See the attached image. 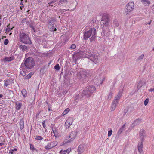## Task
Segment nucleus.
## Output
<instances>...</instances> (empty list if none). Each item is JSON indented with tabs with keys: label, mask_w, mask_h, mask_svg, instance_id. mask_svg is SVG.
Listing matches in <instances>:
<instances>
[{
	"label": "nucleus",
	"mask_w": 154,
	"mask_h": 154,
	"mask_svg": "<svg viewBox=\"0 0 154 154\" xmlns=\"http://www.w3.org/2000/svg\"><path fill=\"white\" fill-rule=\"evenodd\" d=\"M19 39L20 42L25 44H31L32 41L29 36L24 32L19 33Z\"/></svg>",
	"instance_id": "nucleus-1"
},
{
	"label": "nucleus",
	"mask_w": 154,
	"mask_h": 154,
	"mask_svg": "<svg viewBox=\"0 0 154 154\" xmlns=\"http://www.w3.org/2000/svg\"><path fill=\"white\" fill-rule=\"evenodd\" d=\"M92 32V36L90 38L91 42L94 40L96 38V29L95 28H91L89 31L85 32L84 34V38L85 40H87L91 35Z\"/></svg>",
	"instance_id": "nucleus-2"
},
{
	"label": "nucleus",
	"mask_w": 154,
	"mask_h": 154,
	"mask_svg": "<svg viewBox=\"0 0 154 154\" xmlns=\"http://www.w3.org/2000/svg\"><path fill=\"white\" fill-rule=\"evenodd\" d=\"M96 91L95 87L93 85L87 86L85 88L83 91V93L88 97H90L91 94L94 93Z\"/></svg>",
	"instance_id": "nucleus-3"
},
{
	"label": "nucleus",
	"mask_w": 154,
	"mask_h": 154,
	"mask_svg": "<svg viewBox=\"0 0 154 154\" xmlns=\"http://www.w3.org/2000/svg\"><path fill=\"white\" fill-rule=\"evenodd\" d=\"M134 7V2H130L127 4L125 9V14L127 15L129 13L132 11Z\"/></svg>",
	"instance_id": "nucleus-4"
},
{
	"label": "nucleus",
	"mask_w": 154,
	"mask_h": 154,
	"mask_svg": "<svg viewBox=\"0 0 154 154\" xmlns=\"http://www.w3.org/2000/svg\"><path fill=\"white\" fill-rule=\"evenodd\" d=\"M88 74L86 70L81 69L79 72L77 74V77L78 79L83 80L86 78Z\"/></svg>",
	"instance_id": "nucleus-5"
},
{
	"label": "nucleus",
	"mask_w": 154,
	"mask_h": 154,
	"mask_svg": "<svg viewBox=\"0 0 154 154\" xmlns=\"http://www.w3.org/2000/svg\"><path fill=\"white\" fill-rule=\"evenodd\" d=\"M110 22V20L109 18L108 15L107 14H104L103 15L102 20L100 22L101 25L106 26L109 24V22Z\"/></svg>",
	"instance_id": "nucleus-6"
},
{
	"label": "nucleus",
	"mask_w": 154,
	"mask_h": 154,
	"mask_svg": "<svg viewBox=\"0 0 154 154\" xmlns=\"http://www.w3.org/2000/svg\"><path fill=\"white\" fill-rule=\"evenodd\" d=\"M31 59V58L28 57L24 61V64L27 68H31L34 66V62L32 60H30Z\"/></svg>",
	"instance_id": "nucleus-7"
},
{
	"label": "nucleus",
	"mask_w": 154,
	"mask_h": 154,
	"mask_svg": "<svg viewBox=\"0 0 154 154\" xmlns=\"http://www.w3.org/2000/svg\"><path fill=\"white\" fill-rule=\"evenodd\" d=\"M77 132L76 131H73L71 132L69 135V137L70 138L69 140H68L65 142V143H69L70 142L72 141L76 137Z\"/></svg>",
	"instance_id": "nucleus-8"
},
{
	"label": "nucleus",
	"mask_w": 154,
	"mask_h": 154,
	"mask_svg": "<svg viewBox=\"0 0 154 154\" xmlns=\"http://www.w3.org/2000/svg\"><path fill=\"white\" fill-rule=\"evenodd\" d=\"M73 121V119L72 118H69L67 120L65 124V126L66 129L69 128L72 124Z\"/></svg>",
	"instance_id": "nucleus-9"
},
{
	"label": "nucleus",
	"mask_w": 154,
	"mask_h": 154,
	"mask_svg": "<svg viewBox=\"0 0 154 154\" xmlns=\"http://www.w3.org/2000/svg\"><path fill=\"white\" fill-rule=\"evenodd\" d=\"M57 144V141L52 142L48 143V144L45 146V148L46 150H48L55 146Z\"/></svg>",
	"instance_id": "nucleus-10"
},
{
	"label": "nucleus",
	"mask_w": 154,
	"mask_h": 154,
	"mask_svg": "<svg viewBox=\"0 0 154 154\" xmlns=\"http://www.w3.org/2000/svg\"><path fill=\"white\" fill-rule=\"evenodd\" d=\"M48 26L50 31H57V29L54 27L53 22H49Z\"/></svg>",
	"instance_id": "nucleus-11"
},
{
	"label": "nucleus",
	"mask_w": 154,
	"mask_h": 154,
	"mask_svg": "<svg viewBox=\"0 0 154 154\" xmlns=\"http://www.w3.org/2000/svg\"><path fill=\"white\" fill-rule=\"evenodd\" d=\"M118 101H117L116 100H114L112 103L111 107V110L112 111H114L115 110L116 106L118 104Z\"/></svg>",
	"instance_id": "nucleus-12"
},
{
	"label": "nucleus",
	"mask_w": 154,
	"mask_h": 154,
	"mask_svg": "<svg viewBox=\"0 0 154 154\" xmlns=\"http://www.w3.org/2000/svg\"><path fill=\"white\" fill-rule=\"evenodd\" d=\"M85 146L84 145H80L78 147V152L79 154H81L84 150Z\"/></svg>",
	"instance_id": "nucleus-13"
},
{
	"label": "nucleus",
	"mask_w": 154,
	"mask_h": 154,
	"mask_svg": "<svg viewBox=\"0 0 154 154\" xmlns=\"http://www.w3.org/2000/svg\"><path fill=\"white\" fill-rule=\"evenodd\" d=\"M143 141L140 143L138 144V149L139 153L142 154L143 152Z\"/></svg>",
	"instance_id": "nucleus-14"
},
{
	"label": "nucleus",
	"mask_w": 154,
	"mask_h": 154,
	"mask_svg": "<svg viewBox=\"0 0 154 154\" xmlns=\"http://www.w3.org/2000/svg\"><path fill=\"white\" fill-rule=\"evenodd\" d=\"M90 60L92 61L95 64H97L98 62V60L97 57L94 55H92L91 57Z\"/></svg>",
	"instance_id": "nucleus-15"
},
{
	"label": "nucleus",
	"mask_w": 154,
	"mask_h": 154,
	"mask_svg": "<svg viewBox=\"0 0 154 154\" xmlns=\"http://www.w3.org/2000/svg\"><path fill=\"white\" fill-rule=\"evenodd\" d=\"M145 130L143 129L140 130L139 135L141 137H142V141H143V138L145 136Z\"/></svg>",
	"instance_id": "nucleus-16"
},
{
	"label": "nucleus",
	"mask_w": 154,
	"mask_h": 154,
	"mask_svg": "<svg viewBox=\"0 0 154 154\" xmlns=\"http://www.w3.org/2000/svg\"><path fill=\"white\" fill-rule=\"evenodd\" d=\"M71 151V149L70 148H68L67 150H61L60 152V154H69Z\"/></svg>",
	"instance_id": "nucleus-17"
},
{
	"label": "nucleus",
	"mask_w": 154,
	"mask_h": 154,
	"mask_svg": "<svg viewBox=\"0 0 154 154\" xmlns=\"http://www.w3.org/2000/svg\"><path fill=\"white\" fill-rule=\"evenodd\" d=\"M122 94V91L120 90L118 92V94L116 97H115V100L118 101L121 98Z\"/></svg>",
	"instance_id": "nucleus-18"
},
{
	"label": "nucleus",
	"mask_w": 154,
	"mask_h": 154,
	"mask_svg": "<svg viewBox=\"0 0 154 154\" xmlns=\"http://www.w3.org/2000/svg\"><path fill=\"white\" fill-rule=\"evenodd\" d=\"M20 129H23L24 128V121L23 118L20 119Z\"/></svg>",
	"instance_id": "nucleus-19"
},
{
	"label": "nucleus",
	"mask_w": 154,
	"mask_h": 154,
	"mask_svg": "<svg viewBox=\"0 0 154 154\" xmlns=\"http://www.w3.org/2000/svg\"><path fill=\"white\" fill-rule=\"evenodd\" d=\"M141 2L145 6H149L150 2L149 0H141Z\"/></svg>",
	"instance_id": "nucleus-20"
},
{
	"label": "nucleus",
	"mask_w": 154,
	"mask_h": 154,
	"mask_svg": "<svg viewBox=\"0 0 154 154\" xmlns=\"http://www.w3.org/2000/svg\"><path fill=\"white\" fill-rule=\"evenodd\" d=\"M22 106V104L21 103L19 102H17L16 103V108L17 110H19L20 109L21 106Z\"/></svg>",
	"instance_id": "nucleus-21"
},
{
	"label": "nucleus",
	"mask_w": 154,
	"mask_h": 154,
	"mask_svg": "<svg viewBox=\"0 0 154 154\" xmlns=\"http://www.w3.org/2000/svg\"><path fill=\"white\" fill-rule=\"evenodd\" d=\"M19 48L20 49H22L23 51H24L27 49V47L24 45H21L19 46Z\"/></svg>",
	"instance_id": "nucleus-22"
},
{
	"label": "nucleus",
	"mask_w": 154,
	"mask_h": 154,
	"mask_svg": "<svg viewBox=\"0 0 154 154\" xmlns=\"http://www.w3.org/2000/svg\"><path fill=\"white\" fill-rule=\"evenodd\" d=\"M5 87H7L8 86L10 85L11 83V81L9 80H4Z\"/></svg>",
	"instance_id": "nucleus-23"
},
{
	"label": "nucleus",
	"mask_w": 154,
	"mask_h": 154,
	"mask_svg": "<svg viewBox=\"0 0 154 154\" xmlns=\"http://www.w3.org/2000/svg\"><path fill=\"white\" fill-rule=\"evenodd\" d=\"M21 93L24 97L27 95V91L25 89H23L21 91Z\"/></svg>",
	"instance_id": "nucleus-24"
},
{
	"label": "nucleus",
	"mask_w": 154,
	"mask_h": 154,
	"mask_svg": "<svg viewBox=\"0 0 154 154\" xmlns=\"http://www.w3.org/2000/svg\"><path fill=\"white\" fill-rule=\"evenodd\" d=\"M30 150H32V151H37V149L34 147L33 145L32 144H30Z\"/></svg>",
	"instance_id": "nucleus-25"
},
{
	"label": "nucleus",
	"mask_w": 154,
	"mask_h": 154,
	"mask_svg": "<svg viewBox=\"0 0 154 154\" xmlns=\"http://www.w3.org/2000/svg\"><path fill=\"white\" fill-rule=\"evenodd\" d=\"M53 132L55 137H57L58 135V131L56 128L53 129Z\"/></svg>",
	"instance_id": "nucleus-26"
},
{
	"label": "nucleus",
	"mask_w": 154,
	"mask_h": 154,
	"mask_svg": "<svg viewBox=\"0 0 154 154\" xmlns=\"http://www.w3.org/2000/svg\"><path fill=\"white\" fill-rule=\"evenodd\" d=\"M9 25L10 24H9V25L7 26V28L5 30V33H8L13 29V27H12L11 28H10L9 27Z\"/></svg>",
	"instance_id": "nucleus-27"
},
{
	"label": "nucleus",
	"mask_w": 154,
	"mask_h": 154,
	"mask_svg": "<svg viewBox=\"0 0 154 154\" xmlns=\"http://www.w3.org/2000/svg\"><path fill=\"white\" fill-rule=\"evenodd\" d=\"M14 59L13 57H6L5 58L4 60L6 61H11Z\"/></svg>",
	"instance_id": "nucleus-28"
},
{
	"label": "nucleus",
	"mask_w": 154,
	"mask_h": 154,
	"mask_svg": "<svg viewBox=\"0 0 154 154\" xmlns=\"http://www.w3.org/2000/svg\"><path fill=\"white\" fill-rule=\"evenodd\" d=\"M70 111V109L67 108L63 112L62 115L63 116L67 114Z\"/></svg>",
	"instance_id": "nucleus-29"
},
{
	"label": "nucleus",
	"mask_w": 154,
	"mask_h": 154,
	"mask_svg": "<svg viewBox=\"0 0 154 154\" xmlns=\"http://www.w3.org/2000/svg\"><path fill=\"white\" fill-rule=\"evenodd\" d=\"M109 130L108 131V136L110 137L112 134L113 131L111 129H110L109 128Z\"/></svg>",
	"instance_id": "nucleus-30"
},
{
	"label": "nucleus",
	"mask_w": 154,
	"mask_h": 154,
	"mask_svg": "<svg viewBox=\"0 0 154 154\" xmlns=\"http://www.w3.org/2000/svg\"><path fill=\"white\" fill-rule=\"evenodd\" d=\"M105 79V78L104 77H102V78H101L100 79V84H102L103 82L104 81ZM99 80H100V79H98Z\"/></svg>",
	"instance_id": "nucleus-31"
},
{
	"label": "nucleus",
	"mask_w": 154,
	"mask_h": 154,
	"mask_svg": "<svg viewBox=\"0 0 154 154\" xmlns=\"http://www.w3.org/2000/svg\"><path fill=\"white\" fill-rule=\"evenodd\" d=\"M54 69H56L57 70H59L60 69L59 65V64H57L54 66Z\"/></svg>",
	"instance_id": "nucleus-32"
},
{
	"label": "nucleus",
	"mask_w": 154,
	"mask_h": 154,
	"mask_svg": "<svg viewBox=\"0 0 154 154\" xmlns=\"http://www.w3.org/2000/svg\"><path fill=\"white\" fill-rule=\"evenodd\" d=\"M76 48V46L75 44H72L71 46L70 47V49L72 50V49H74Z\"/></svg>",
	"instance_id": "nucleus-33"
},
{
	"label": "nucleus",
	"mask_w": 154,
	"mask_h": 154,
	"mask_svg": "<svg viewBox=\"0 0 154 154\" xmlns=\"http://www.w3.org/2000/svg\"><path fill=\"white\" fill-rule=\"evenodd\" d=\"M43 139L42 137L40 136H37L35 138V139L38 140H41Z\"/></svg>",
	"instance_id": "nucleus-34"
},
{
	"label": "nucleus",
	"mask_w": 154,
	"mask_h": 154,
	"mask_svg": "<svg viewBox=\"0 0 154 154\" xmlns=\"http://www.w3.org/2000/svg\"><path fill=\"white\" fill-rule=\"evenodd\" d=\"M149 99L148 98H147V99H146V100H145L144 101V104L145 106H146L147 105L149 101Z\"/></svg>",
	"instance_id": "nucleus-35"
},
{
	"label": "nucleus",
	"mask_w": 154,
	"mask_h": 154,
	"mask_svg": "<svg viewBox=\"0 0 154 154\" xmlns=\"http://www.w3.org/2000/svg\"><path fill=\"white\" fill-rule=\"evenodd\" d=\"M123 130V128H120V129H119V130L118 131L117 134H121L122 133V132Z\"/></svg>",
	"instance_id": "nucleus-36"
},
{
	"label": "nucleus",
	"mask_w": 154,
	"mask_h": 154,
	"mask_svg": "<svg viewBox=\"0 0 154 154\" xmlns=\"http://www.w3.org/2000/svg\"><path fill=\"white\" fill-rule=\"evenodd\" d=\"M20 74L21 75H22L23 76H24L26 75V73L25 72L23 71H20Z\"/></svg>",
	"instance_id": "nucleus-37"
},
{
	"label": "nucleus",
	"mask_w": 154,
	"mask_h": 154,
	"mask_svg": "<svg viewBox=\"0 0 154 154\" xmlns=\"http://www.w3.org/2000/svg\"><path fill=\"white\" fill-rule=\"evenodd\" d=\"M67 0H60L59 1V4L60 5V3H61L62 4L65 3L67 2Z\"/></svg>",
	"instance_id": "nucleus-38"
},
{
	"label": "nucleus",
	"mask_w": 154,
	"mask_h": 154,
	"mask_svg": "<svg viewBox=\"0 0 154 154\" xmlns=\"http://www.w3.org/2000/svg\"><path fill=\"white\" fill-rule=\"evenodd\" d=\"M144 57V54H142L141 55H140V56H139L138 59V60H140V59H143Z\"/></svg>",
	"instance_id": "nucleus-39"
},
{
	"label": "nucleus",
	"mask_w": 154,
	"mask_h": 154,
	"mask_svg": "<svg viewBox=\"0 0 154 154\" xmlns=\"http://www.w3.org/2000/svg\"><path fill=\"white\" fill-rule=\"evenodd\" d=\"M9 42V41L8 39L5 40L4 42V44L5 45H6L8 44Z\"/></svg>",
	"instance_id": "nucleus-40"
},
{
	"label": "nucleus",
	"mask_w": 154,
	"mask_h": 154,
	"mask_svg": "<svg viewBox=\"0 0 154 154\" xmlns=\"http://www.w3.org/2000/svg\"><path fill=\"white\" fill-rule=\"evenodd\" d=\"M148 91L149 92H154V86L153 88H150Z\"/></svg>",
	"instance_id": "nucleus-41"
},
{
	"label": "nucleus",
	"mask_w": 154,
	"mask_h": 154,
	"mask_svg": "<svg viewBox=\"0 0 154 154\" xmlns=\"http://www.w3.org/2000/svg\"><path fill=\"white\" fill-rule=\"evenodd\" d=\"M45 120H44L42 122V125H43V127L44 128H45L46 127V125H45Z\"/></svg>",
	"instance_id": "nucleus-42"
},
{
	"label": "nucleus",
	"mask_w": 154,
	"mask_h": 154,
	"mask_svg": "<svg viewBox=\"0 0 154 154\" xmlns=\"http://www.w3.org/2000/svg\"><path fill=\"white\" fill-rule=\"evenodd\" d=\"M8 91L10 94V95L13 94V92L11 90H8Z\"/></svg>",
	"instance_id": "nucleus-43"
},
{
	"label": "nucleus",
	"mask_w": 154,
	"mask_h": 154,
	"mask_svg": "<svg viewBox=\"0 0 154 154\" xmlns=\"http://www.w3.org/2000/svg\"><path fill=\"white\" fill-rule=\"evenodd\" d=\"M9 153L10 154H13L14 151H13V149H10V150H9Z\"/></svg>",
	"instance_id": "nucleus-44"
},
{
	"label": "nucleus",
	"mask_w": 154,
	"mask_h": 154,
	"mask_svg": "<svg viewBox=\"0 0 154 154\" xmlns=\"http://www.w3.org/2000/svg\"><path fill=\"white\" fill-rule=\"evenodd\" d=\"M32 74L31 73H30L28 75H27L28 77L29 78H30L31 77V76H32Z\"/></svg>",
	"instance_id": "nucleus-45"
},
{
	"label": "nucleus",
	"mask_w": 154,
	"mask_h": 154,
	"mask_svg": "<svg viewBox=\"0 0 154 154\" xmlns=\"http://www.w3.org/2000/svg\"><path fill=\"white\" fill-rule=\"evenodd\" d=\"M23 1H22V0H21L20 3V5H24L23 3Z\"/></svg>",
	"instance_id": "nucleus-46"
},
{
	"label": "nucleus",
	"mask_w": 154,
	"mask_h": 154,
	"mask_svg": "<svg viewBox=\"0 0 154 154\" xmlns=\"http://www.w3.org/2000/svg\"><path fill=\"white\" fill-rule=\"evenodd\" d=\"M24 7V5H21V6L20 7V8L21 10H22V8Z\"/></svg>",
	"instance_id": "nucleus-47"
},
{
	"label": "nucleus",
	"mask_w": 154,
	"mask_h": 154,
	"mask_svg": "<svg viewBox=\"0 0 154 154\" xmlns=\"http://www.w3.org/2000/svg\"><path fill=\"white\" fill-rule=\"evenodd\" d=\"M4 145V143H0V146H2Z\"/></svg>",
	"instance_id": "nucleus-48"
},
{
	"label": "nucleus",
	"mask_w": 154,
	"mask_h": 154,
	"mask_svg": "<svg viewBox=\"0 0 154 154\" xmlns=\"http://www.w3.org/2000/svg\"><path fill=\"white\" fill-rule=\"evenodd\" d=\"M125 124H124L122 126V127L121 128H123V130H124V128Z\"/></svg>",
	"instance_id": "nucleus-49"
},
{
	"label": "nucleus",
	"mask_w": 154,
	"mask_h": 154,
	"mask_svg": "<svg viewBox=\"0 0 154 154\" xmlns=\"http://www.w3.org/2000/svg\"><path fill=\"white\" fill-rule=\"evenodd\" d=\"M13 151H17V149L16 148H15L14 149H13Z\"/></svg>",
	"instance_id": "nucleus-50"
},
{
	"label": "nucleus",
	"mask_w": 154,
	"mask_h": 154,
	"mask_svg": "<svg viewBox=\"0 0 154 154\" xmlns=\"http://www.w3.org/2000/svg\"><path fill=\"white\" fill-rule=\"evenodd\" d=\"M56 1V0H52V2L53 3H54V2H55Z\"/></svg>",
	"instance_id": "nucleus-51"
},
{
	"label": "nucleus",
	"mask_w": 154,
	"mask_h": 154,
	"mask_svg": "<svg viewBox=\"0 0 154 154\" xmlns=\"http://www.w3.org/2000/svg\"><path fill=\"white\" fill-rule=\"evenodd\" d=\"M52 3H53V2H52V1H51L50 2H49V5H50H50H51V4H52Z\"/></svg>",
	"instance_id": "nucleus-52"
},
{
	"label": "nucleus",
	"mask_w": 154,
	"mask_h": 154,
	"mask_svg": "<svg viewBox=\"0 0 154 154\" xmlns=\"http://www.w3.org/2000/svg\"><path fill=\"white\" fill-rule=\"evenodd\" d=\"M39 113H37L36 115V117H37L38 116H39Z\"/></svg>",
	"instance_id": "nucleus-53"
},
{
	"label": "nucleus",
	"mask_w": 154,
	"mask_h": 154,
	"mask_svg": "<svg viewBox=\"0 0 154 154\" xmlns=\"http://www.w3.org/2000/svg\"><path fill=\"white\" fill-rule=\"evenodd\" d=\"M44 140L45 141H48V139H45Z\"/></svg>",
	"instance_id": "nucleus-54"
},
{
	"label": "nucleus",
	"mask_w": 154,
	"mask_h": 154,
	"mask_svg": "<svg viewBox=\"0 0 154 154\" xmlns=\"http://www.w3.org/2000/svg\"><path fill=\"white\" fill-rule=\"evenodd\" d=\"M101 76H102V75H99V78H98V79H99V78H100V79L101 78Z\"/></svg>",
	"instance_id": "nucleus-55"
},
{
	"label": "nucleus",
	"mask_w": 154,
	"mask_h": 154,
	"mask_svg": "<svg viewBox=\"0 0 154 154\" xmlns=\"http://www.w3.org/2000/svg\"><path fill=\"white\" fill-rule=\"evenodd\" d=\"M151 21H150V22L149 23V25H150V24H151Z\"/></svg>",
	"instance_id": "nucleus-56"
},
{
	"label": "nucleus",
	"mask_w": 154,
	"mask_h": 154,
	"mask_svg": "<svg viewBox=\"0 0 154 154\" xmlns=\"http://www.w3.org/2000/svg\"><path fill=\"white\" fill-rule=\"evenodd\" d=\"M32 29H33L34 30V32H35V29H34V27H32Z\"/></svg>",
	"instance_id": "nucleus-57"
},
{
	"label": "nucleus",
	"mask_w": 154,
	"mask_h": 154,
	"mask_svg": "<svg viewBox=\"0 0 154 154\" xmlns=\"http://www.w3.org/2000/svg\"><path fill=\"white\" fill-rule=\"evenodd\" d=\"M2 97V94H0V97Z\"/></svg>",
	"instance_id": "nucleus-58"
},
{
	"label": "nucleus",
	"mask_w": 154,
	"mask_h": 154,
	"mask_svg": "<svg viewBox=\"0 0 154 154\" xmlns=\"http://www.w3.org/2000/svg\"><path fill=\"white\" fill-rule=\"evenodd\" d=\"M30 11V10H28L27 11V12H29V11Z\"/></svg>",
	"instance_id": "nucleus-59"
},
{
	"label": "nucleus",
	"mask_w": 154,
	"mask_h": 154,
	"mask_svg": "<svg viewBox=\"0 0 154 154\" xmlns=\"http://www.w3.org/2000/svg\"><path fill=\"white\" fill-rule=\"evenodd\" d=\"M2 17V16L1 15H0V20L1 19Z\"/></svg>",
	"instance_id": "nucleus-60"
},
{
	"label": "nucleus",
	"mask_w": 154,
	"mask_h": 154,
	"mask_svg": "<svg viewBox=\"0 0 154 154\" xmlns=\"http://www.w3.org/2000/svg\"><path fill=\"white\" fill-rule=\"evenodd\" d=\"M48 110H49V111H50V108H48Z\"/></svg>",
	"instance_id": "nucleus-61"
},
{
	"label": "nucleus",
	"mask_w": 154,
	"mask_h": 154,
	"mask_svg": "<svg viewBox=\"0 0 154 154\" xmlns=\"http://www.w3.org/2000/svg\"><path fill=\"white\" fill-rule=\"evenodd\" d=\"M11 34H12V33H10V34H9V35H11Z\"/></svg>",
	"instance_id": "nucleus-62"
},
{
	"label": "nucleus",
	"mask_w": 154,
	"mask_h": 154,
	"mask_svg": "<svg viewBox=\"0 0 154 154\" xmlns=\"http://www.w3.org/2000/svg\"><path fill=\"white\" fill-rule=\"evenodd\" d=\"M1 23H0V27L1 26Z\"/></svg>",
	"instance_id": "nucleus-63"
},
{
	"label": "nucleus",
	"mask_w": 154,
	"mask_h": 154,
	"mask_svg": "<svg viewBox=\"0 0 154 154\" xmlns=\"http://www.w3.org/2000/svg\"><path fill=\"white\" fill-rule=\"evenodd\" d=\"M4 38H6V36H4L3 37Z\"/></svg>",
	"instance_id": "nucleus-64"
}]
</instances>
